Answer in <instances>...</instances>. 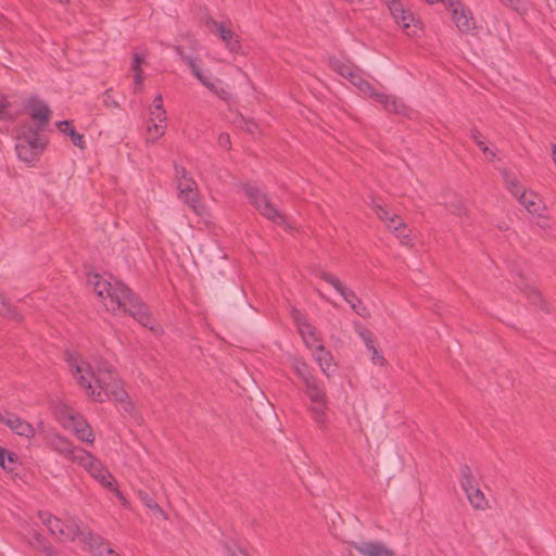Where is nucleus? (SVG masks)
<instances>
[{
    "label": "nucleus",
    "mask_w": 556,
    "mask_h": 556,
    "mask_svg": "<svg viewBox=\"0 0 556 556\" xmlns=\"http://www.w3.org/2000/svg\"><path fill=\"white\" fill-rule=\"evenodd\" d=\"M56 127L60 131L67 134L74 146L84 149L85 140L84 136L78 134L72 126L68 121H62L56 124Z\"/></svg>",
    "instance_id": "26"
},
{
    "label": "nucleus",
    "mask_w": 556,
    "mask_h": 556,
    "mask_svg": "<svg viewBox=\"0 0 556 556\" xmlns=\"http://www.w3.org/2000/svg\"><path fill=\"white\" fill-rule=\"evenodd\" d=\"M39 129L25 123L17 129L15 150L21 161L31 165L43 152L46 142L39 135Z\"/></svg>",
    "instance_id": "4"
},
{
    "label": "nucleus",
    "mask_w": 556,
    "mask_h": 556,
    "mask_svg": "<svg viewBox=\"0 0 556 556\" xmlns=\"http://www.w3.org/2000/svg\"><path fill=\"white\" fill-rule=\"evenodd\" d=\"M25 110L29 114L31 119L38 123L37 126L34 127L35 129H39V131H41L50 121L51 111L48 104L41 99L31 97L27 101Z\"/></svg>",
    "instance_id": "14"
},
{
    "label": "nucleus",
    "mask_w": 556,
    "mask_h": 556,
    "mask_svg": "<svg viewBox=\"0 0 556 556\" xmlns=\"http://www.w3.org/2000/svg\"><path fill=\"white\" fill-rule=\"evenodd\" d=\"M76 463L86 468V470L106 489H114L113 476L103 467L102 463L87 451H78Z\"/></svg>",
    "instance_id": "10"
},
{
    "label": "nucleus",
    "mask_w": 556,
    "mask_h": 556,
    "mask_svg": "<svg viewBox=\"0 0 556 556\" xmlns=\"http://www.w3.org/2000/svg\"><path fill=\"white\" fill-rule=\"evenodd\" d=\"M0 315L17 317V314L13 311L11 304L0 294Z\"/></svg>",
    "instance_id": "33"
},
{
    "label": "nucleus",
    "mask_w": 556,
    "mask_h": 556,
    "mask_svg": "<svg viewBox=\"0 0 556 556\" xmlns=\"http://www.w3.org/2000/svg\"><path fill=\"white\" fill-rule=\"evenodd\" d=\"M552 150H553V160L556 164V146H553Z\"/></svg>",
    "instance_id": "54"
},
{
    "label": "nucleus",
    "mask_w": 556,
    "mask_h": 556,
    "mask_svg": "<svg viewBox=\"0 0 556 556\" xmlns=\"http://www.w3.org/2000/svg\"><path fill=\"white\" fill-rule=\"evenodd\" d=\"M518 276L521 278V282H520V285H518V288L523 289L525 292H527V295L529 296V299L532 301L533 304L540 303L541 295H540L539 291L535 288L529 287L527 285H525V287H522V283H523L522 277L520 274H518Z\"/></svg>",
    "instance_id": "31"
},
{
    "label": "nucleus",
    "mask_w": 556,
    "mask_h": 556,
    "mask_svg": "<svg viewBox=\"0 0 556 556\" xmlns=\"http://www.w3.org/2000/svg\"><path fill=\"white\" fill-rule=\"evenodd\" d=\"M329 66L340 76L346 78L364 96L372 98L387 112L404 116L409 114V109L404 104L402 100L386 93L375 91L374 87L363 78L362 72L350 62L337 58H331L329 60Z\"/></svg>",
    "instance_id": "3"
},
{
    "label": "nucleus",
    "mask_w": 556,
    "mask_h": 556,
    "mask_svg": "<svg viewBox=\"0 0 556 556\" xmlns=\"http://www.w3.org/2000/svg\"><path fill=\"white\" fill-rule=\"evenodd\" d=\"M353 546L364 556H394V552L381 542L354 543Z\"/></svg>",
    "instance_id": "21"
},
{
    "label": "nucleus",
    "mask_w": 556,
    "mask_h": 556,
    "mask_svg": "<svg viewBox=\"0 0 556 556\" xmlns=\"http://www.w3.org/2000/svg\"><path fill=\"white\" fill-rule=\"evenodd\" d=\"M38 428L39 437L42 438L43 442L49 447L65 458L76 463L78 451H84L83 448L76 447L67 438L61 435L54 430H46L41 422L39 424Z\"/></svg>",
    "instance_id": "8"
},
{
    "label": "nucleus",
    "mask_w": 556,
    "mask_h": 556,
    "mask_svg": "<svg viewBox=\"0 0 556 556\" xmlns=\"http://www.w3.org/2000/svg\"><path fill=\"white\" fill-rule=\"evenodd\" d=\"M313 354L323 372L329 376V371L332 365L331 353L327 351L323 344H317V349L314 350Z\"/></svg>",
    "instance_id": "24"
},
{
    "label": "nucleus",
    "mask_w": 556,
    "mask_h": 556,
    "mask_svg": "<svg viewBox=\"0 0 556 556\" xmlns=\"http://www.w3.org/2000/svg\"><path fill=\"white\" fill-rule=\"evenodd\" d=\"M100 1H101L102 3H105V2H106V0H100Z\"/></svg>",
    "instance_id": "57"
},
{
    "label": "nucleus",
    "mask_w": 556,
    "mask_h": 556,
    "mask_svg": "<svg viewBox=\"0 0 556 556\" xmlns=\"http://www.w3.org/2000/svg\"><path fill=\"white\" fill-rule=\"evenodd\" d=\"M389 8V11L394 18L395 23L401 25L404 29H409L410 26L416 27L418 21L415 20L409 10H405L400 0H382Z\"/></svg>",
    "instance_id": "16"
},
{
    "label": "nucleus",
    "mask_w": 556,
    "mask_h": 556,
    "mask_svg": "<svg viewBox=\"0 0 556 556\" xmlns=\"http://www.w3.org/2000/svg\"><path fill=\"white\" fill-rule=\"evenodd\" d=\"M375 211H376V214L377 216L382 219L386 224L389 222L390 218H392L393 216H390L388 211L381 206L380 204H377L375 206Z\"/></svg>",
    "instance_id": "38"
},
{
    "label": "nucleus",
    "mask_w": 556,
    "mask_h": 556,
    "mask_svg": "<svg viewBox=\"0 0 556 556\" xmlns=\"http://www.w3.org/2000/svg\"><path fill=\"white\" fill-rule=\"evenodd\" d=\"M446 9L451 12L456 27L462 33H467L476 27L471 11L460 0H445Z\"/></svg>",
    "instance_id": "13"
},
{
    "label": "nucleus",
    "mask_w": 556,
    "mask_h": 556,
    "mask_svg": "<svg viewBox=\"0 0 556 556\" xmlns=\"http://www.w3.org/2000/svg\"><path fill=\"white\" fill-rule=\"evenodd\" d=\"M502 2L505 7L516 11V12H523L526 10V7L523 4V0H498Z\"/></svg>",
    "instance_id": "34"
},
{
    "label": "nucleus",
    "mask_w": 556,
    "mask_h": 556,
    "mask_svg": "<svg viewBox=\"0 0 556 556\" xmlns=\"http://www.w3.org/2000/svg\"><path fill=\"white\" fill-rule=\"evenodd\" d=\"M58 2H60L61 4H66L70 0H56Z\"/></svg>",
    "instance_id": "55"
},
{
    "label": "nucleus",
    "mask_w": 556,
    "mask_h": 556,
    "mask_svg": "<svg viewBox=\"0 0 556 556\" xmlns=\"http://www.w3.org/2000/svg\"><path fill=\"white\" fill-rule=\"evenodd\" d=\"M244 192L251 204L267 219L285 227H291L283 214L269 201L266 193L252 185L244 187Z\"/></svg>",
    "instance_id": "6"
},
{
    "label": "nucleus",
    "mask_w": 556,
    "mask_h": 556,
    "mask_svg": "<svg viewBox=\"0 0 556 556\" xmlns=\"http://www.w3.org/2000/svg\"><path fill=\"white\" fill-rule=\"evenodd\" d=\"M0 422L5 425L17 435L30 439L36 434V429L33 427V425L22 419L14 413L7 410L0 413Z\"/></svg>",
    "instance_id": "15"
},
{
    "label": "nucleus",
    "mask_w": 556,
    "mask_h": 556,
    "mask_svg": "<svg viewBox=\"0 0 556 556\" xmlns=\"http://www.w3.org/2000/svg\"><path fill=\"white\" fill-rule=\"evenodd\" d=\"M39 519L48 528L51 535L60 542H72L78 538L87 545L88 532L90 531L80 529L76 520L71 519L64 522L49 513H39Z\"/></svg>",
    "instance_id": "5"
},
{
    "label": "nucleus",
    "mask_w": 556,
    "mask_h": 556,
    "mask_svg": "<svg viewBox=\"0 0 556 556\" xmlns=\"http://www.w3.org/2000/svg\"><path fill=\"white\" fill-rule=\"evenodd\" d=\"M10 103L5 97H0V121H5L12 118L11 113L9 112Z\"/></svg>",
    "instance_id": "35"
},
{
    "label": "nucleus",
    "mask_w": 556,
    "mask_h": 556,
    "mask_svg": "<svg viewBox=\"0 0 556 556\" xmlns=\"http://www.w3.org/2000/svg\"><path fill=\"white\" fill-rule=\"evenodd\" d=\"M471 138L476 141L477 146L483 151L484 154L488 153L489 148L486 147L485 142L481 139V136L477 129L470 130Z\"/></svg>",
    "instance_id": "36"
},
{
    "label": "nucleus",
    "mask_w": 556,
    "mask_h": 556,
    "mask_svg": "<svg viewBox=\"0 0 556 556\" xmlns=\"http://www.w3.org/2000/svg\"><path fill=\"white\" fill-rule=\"evenodd\" d=\"M218 144L225 149L230 148V136L226 132H223L218 137Z\"/></svg>",
    "instance_id": "45"
},
{
    "label": "nucleus",
    "mask_w": 556,
    "mask_h": 556,
    "mask_svg": "<svg viewBox=\"0 0 556 556\" xmlns=\"http://www.w3.org/2000/svg\"><path fill=\"white\" fill-rule=\"evenodd\" d=\"M220 84H222L220 79L213 77L210 81H207L205 87L210 91H212L215 94H217L219 98L226 99L228 93H227V91L223 87H220Z\"/></svg>",
    "instance_id": "29"
},
{
    "label": "nucleus",
    "mask_w": 556,
    "mask_h": 556,
    "mask_svg": "<svg viewBox=\"0 0 556 556\" xmlns=\"http://www.w3.org/2000/svg\"><path fill=\"white\" fill-rule=\"evenodd\" d=\"M47 553H48V556H52L53 555V552L51 549H49Z\"/></svg>",
    "instance_id": "56"
},
{
    "label": "nucleus",
    "mask_w": 556,
    "mask_h": 556,
    "mask_svg": "<svg viewBox=\"0 0 556 556\" xmlns=\"http://www.w3.org/2000/svg\"><path fill=\"white\" fill-rule=\"evenodd\" d=\"M103 103L108 108H118L117 101H115L111 96V90H106L103 96Z\"/></svg>",
    "instance_id": "40"
},
{
    "label": "nucleus",
    "mask_w": 556,
    "mask_h": 556,
    "mask_svg": "<svg viewBox=\"0 0 556 556\" xmlns=\"http://www.w3.org/2000/svg\"><path fill=\"white\" fill-rule=\"evenodd\" d=\"M460 485L467 495V500L475 509L485 510L489 503L480 490L471 469L467 465L460 467Z\"/></svg>",
    "instance_id": "9"
},
{
    "label": "nucleus",
    "mask_w": 556,
    "mask_h": 556,
    "mask_svg": "<svg viewBox=\"0 0 556 556\" xmlns=\"http://www.w3.org/2000/svg\"><path fill=\"white\" fill-rule=\"evenodd\" d=\"M146 63V55L135 52L132 55L131 70H141V65Z\"/></svg>",
    "instance_id": "37"
},
{
    "label": "nucleus",
    "mask_w": 556,
    "mask_h": 556,
    "mask_svg": "<svg viewBox=\"0 0 556 556\" xmlns=\"http://www.w3.org/2000/svg\"><path fill=\"white\" fill-rule=\"evenodd\" d=\"M293 318L305 345L311 350L317 349L321 343L316 329L298 311L293 312Z\"/></svg>",
    "instance_id": "17"
},
{
    "label": "nucleus",
    "mask_w": 556,
    "mask_h": 556,
    "mask_svg": "<svg viewBox=\"0 0 556 556\" xmlns=\"http://www.w3.org/2000/svg\"><path fill=\"white\" fill-rule=\"evenodd\" d=\"M318 277L331 285L334 290L350 304L351 308L362 317L366 315V307L362 305L361 300L356 296L355 292L346 288L340 279L332 274L320 270Z\"/></svg>",
    "instance_id": "12"
},
{
    "label": "nucleus",
    "mask_w": 556,
    "mask_h": 556,
    "mask_svg": "<svg viewBox=\"0 0 556 556\" xmlns=\"http://www.w3.org/2000/svg\"><path fill=\"white\" fill-rule=\"evenodd\" d=\"M66 362L77 383L93 401L104 402L112 397L117 402H125L128 397L108 361L94 359L93 363H86L76 354L67 353Z\"/></svg>",
    "instance_id": "1"
},
{
    "label": "nucleus",
    "mask_w": 556,
    "mask_h": 556,
    "mask_svg": "<svg viewBox=\"0 0 556 556\" xmlns=\"http://www.w3.org/2000/svg\"><path fill=\"white\" fill-rule=\"evenodd\" d=\"M68 428L75 433V435L88 443H92L94 440L93 432L87 421L80 416L71 415L68 418Z\"/></svg>",
    "instance_id": "20"
},
{
    "label": "nucleus",
    "mask_w": 556,
    "mask_h": 556,
    "mask_svg": "<svg viewBox=\"0 0 556 556\" xmlns=\"http://www.w3.org/2000/svg\"><path fill=\"white\" fill-rule=\"evenodd\" d=\"M485 156L488 157V160H489V161H491V162H492V161H494V159H495V153L489 149V151H488V153L485 154Z\"/></svg>",
    "instance_id": "51"
},
{
    "label": "nucleus",
    "mask_w": 556,
    "mask_h": 556,
    "mask_svg": "<svg viewBox=\"0 0 556 556\" xmlns=\"http://www.w3.org/2000/svg\"><path fill=\"white\" fill-rule=\"evenodd\" d=\"M426 1L429 2V3L443 2L446 5V1L445 0H426Z\"/></svg>",
    "instance_id": "53"
},
{
    "label": "nucleus",
    "mask_w": 556,
    "mask_h": 556,
    "mask_svg": "<svg viewBox=\"0 0 556 556\" xmlns=\"http://www.w3.org/2000/svg\"><path fill=\"white\" fill-rule=\"evenodd\" d=\"M228 556H249L244 551L237 546H227Z\"/></svg>",
    "instance_id": "46"
},
{
    "label": "nucleus",
    "mask_w": 556,
    "mask_h": 556,
    "mask_svg": "<svg viewBox=\"0 0 556 556\" xmlns=\"http://www.w3.org/2000/svg\"><path fill=\"white\" fill-rule=\"evenodd\" d=\"M371 351V361L376 365L382 366L384 364V357L380 354V352L376 349L370 350Z\"/></svg>",
    "instance_id": "42"
},
{
    "label": "nucleus",
    "mask_w": 556,
    "mask_h": 556,
    "mask_svg": "<svg viewBox=\"0 0 556 556\" xmlns=\"http://www.w3.org/2000/svg\"><path fill=\"white\" fill-rule=\"evenodd\" d=\"M375 211H376V214L377 216L382 219L386 224L389 222L390 218H392L393 216H390L388 211L381 206L380 204H377L375 206Z\"/></svg>",
    "instance_id": "39"
},
{
    "label": "nucleus",
    "mask_w": 556,
    "mask_h": 556,
    "mask_svg": "<svg viewBox=\"0 0 556 556\" xmlns=\"http://www.w3.org/2000/svg\"><path fill=\"white\" fill-rule=\"evenodd\" d=\"M206 26L211 29L212 33L219 36V38L225 42L226 47L231 52H237L240 49V42L235 39L233 31L226 27L224 23H219L212 17H208L205 22Z\"/></svg>",
    "instance_id": "19"
},
{
    "label": "nucleus",
    "mask_w": 556,
    "mask_h": 556,
    "mask_svg": "<svg viewBox=\"0 0 556 556\" xmlns=\"http://www.w3.org/2000/svg\"><path fill=\"white\" fill-rule=\"evenodd\" d=\"M175 170H176V176H177L178 180H179V178L185 179V177H189L186 168H184V167L176 166Z\"/></svg>",
    "instance_id": "48"
},
{
    "label": "nucleus",
    "mask_w": 556,
    "mask_h": 556,
    "mask_svg": "<svg viewBox=\"0 0 556 556\" xmlns=\"http://www.w3.org/2000/svg\"><path fill=\"white\" fill-rule=\"evenodd\" d=\"M146 505L153 511L155 513H160L161 515H163V510L161 509V507L159 506V504L156 502H154L152 498H150L148 495H146V497L143 498Z\"/></svg>",
    "instance_id": "44"
},
{
    "label": "nucleus",
    "mask_w": 556,
    "mask_h": 556,
    "mask_svg": "<svg viewBox=\"0 0 556 556\" xmlns=\"http://www.w3.org/2000/svg\"><path fill=\"white\" fill-rule=\"evenodd\" d=\"M293 368L295 370V374L302 379L303 382L306 381V379L312 378L313 376L308 371V367L304 362L295 361L293 364Z\"/></svg>",
    "instance_id": "30"
},
{
    "label": "nucleus",
    "mask_w": 556,
    "mask_h": 556,
    "mask_svg": "<svg viewBox=\"0 0 556 556\" xmlns=\"http://www.w3.org/2000/svg\"><path fill=\"white\" fill-rule=\"evenodd\" d=\"M305 392L312 402L311 412L314 421L323 427L326 424L327 399L323 383L315 377L306 379Z\"/></svg>",
    "instance_id": "7"
},
{
    "label": "nucleus",
    "mask_w": 556,
    "mask_h": 556,
    "mask_svg": "<svg viewBox=\"0 0 556 556\" xmlns=\"http://www.w3.org/2000/svg\"><path fill=\"white\" fill-rule=\"evenodd\" d=\"M99 298L104 300V306L108 311L115 312L122 309L137 319L142 326H151V316L147 306L139 301L136 294L123 282H114L102 279L94 275L90 280Z\"/></svg>",
    "instance_id": "2"
},
{
    "label": "nucleus",
    "mask_w": 556,
    "mask_h": 556,
    "mask_svg": "<svg viewBox=\"0 0 556 556\" xmlns=\"http://www.w3.org/2000/svg\"><path fill=\"white\" fill-rule=\"evenodd\" d=\"M151 125H148V138L147 141L155 142L160 137L164 135L166 124V112L163 106L162 96L157 94L150 110Z\"/></svg>",
    "instance_id": "11"
},
{
    "label": "nucleus",
    "mask_w": 556,
    "mask_h": 556,
    "mask_svg": "<svg viewBox=\"0 0 556 556\" xmlns=\"http://www.w3.org/2000/svg\"><path fill=\"white\" fill-rule=\"evenodd\" d=\"M502 175H503V179H504V182H505L508 191L513 195L518 198L519 194L522 192V187L519 185V181L515 177L509 175L507 170H503Z\"/></svg>",
    "instance_id": "28"
},
{
    "label": "nucleus",
    "mask_w": 556,
    "mask_h": 556,
    "mask_svg": "<svg viewBox=\"0 0 556 556\" xmlns=\"http://www.w3.org/2000/svg\"><path fill=\"white\" fill-rule=\"evenodd\" d=\"M244 125L245 130L251 135H255L258 131V125L253 121H245Z\"/></svg>",
    "instance_id": "47"
},
{
    "label": "nucleus",
    "mask_w": 556,
    "mask_h": 556,
    "mask_svg": "<svg viewBox=\"0 0 556 556\" xmlns=\"http://www.w3.org/2000/svg\"><path fill=\"white\" fill-rule=\"evenodd\" d=\"M135 76V92L139 91L141 89V85L143 81V72L142 70L134 71Z\"/></svg>",
    "instance_id": "43"
},
{
    "label": "nucleus",
    "mask_w": 556,
    "mask_h": 556,
    "mask_svg": "<svg viewBox=\"0 0 556 556\" xmlns=\"http://www.w3.org/2000/svg\"><path fill=\"white\" fill-rule=\"evenodd\" d=\"M387 227L393 231V233L402 241V243L406 244L408 242L409 229L397 215H393V217L389 219Z\"/></svg>",
    "instance_id": "23"
},
{
    "label": "nucleus",
    "mask_w": 556,
    "mask_h": 556,
    "mask_svg": "<svg viewBox=\"0 0 556 556\" xmlns=\"http://www.w3.org/2000/svg\"><path fill=\"white\" fill-rule=\"evenodd\" d=\"M175 51L177 52V54L181 58V60H184L187 64H188V58H190L189 55H186L184 53V50L181 47L177 46L175 47Z\"/></svg>",
    "instance_id": "50"
},
{
    "label": "nucleus",
    "mask_w": 556,
    "mask_h": 556,
    "mask_svg": "<svg viewBox=\"0 0 556 556\" xmlns=\"http://www.w3.org/2000/svg\"><path fill=\"white\" fill-rule=\"evenodd\" d=\"M519 203L531 214H540L541 201L535 193L522 191L518 197Z\"/></svg>",
    "instance_id": "25"
},
{
    "label": "nucleus",
    "mask_w": 556,
    "mask_h": 556,
    "mask_svg": "<svg viewBox=\"0 0 556 556\" xmlns=\"http://www.w3.org/2000/svg\"><path fill=\"white\" fill-rule=\"evenodd\" d=\"M5 456L8 457L9 463H14L15 462L16 457H15V455L13 453H9L7 451V455Z\"/></svg>",
    "instance_id": "52"
},
{
    "label": "nucleus",
    "mask_w": 556,
    "mask_h": 556,
    "mask_svg": "<svg viewBox=\"0 0 556 556\" xmlns=\"http://www.w3.org/2000/svg\"><path fill=\"white\" fill-rule=\"evenodd\" d=\"M178 189L180 197L197 213L201 214L202 205L198 200L197 184L191 177L179 178Z\"/></svg>",
    "instance_id": "18"
},
{
    "label": "nucleus",
    "mask_w": 556,
    "mask_h": 556,
    "mask_svg": "<svg viewBox=\"0 0 556 556\" xmlns=\"http://www.w3.org/2000/svg\"><path fill=\"white\" fill-rule=\"evenodd\" d=\"M188 66L191 71V73L193 74V76L197 77V79L203 85L205 86L207 84V81H210L213 77L210 73V71H204L202 70L198 64H197V61L195 59L193 58H188Z\"/></svg>",
    "instance_id": "27"
},
{
    "label": "nucleus",
    "mask_w": 556,
    "mask_h": 556,
    "mask_svg": "<svg viewBox=\"0 0 556 556\" xmlns=\"http://www.w3.org/2000/svg\"><path fill=\"white\" fill-rule=\"evenodd\" d=\"M5 455H7V450L0 446V467H2L3 469L8 468L5 466Z\"/></svg>",
    "instance_id": "49"
},
{
    "label": "nucleus",
    "mask_w": 556,
    "mask_h": 556,
    "mask_svg": "<svg viewBox=\"0 0 556 556\" xmlns=\"http://www.w3.org/2000/svg\"><path fill=\"white\" fill-rule=\"evenodd\" d=\"M447 210L457 216H462L465 214L466 208L464 206V203L460 199H455L451 203L447 204Z\"/></svg>",
    "instance_id": "32"
},
{
    "label": "nucleus",
    "mask_w": 556,
    "mask_h": 556,
    "mask_svg": "<svg viewBox=\"0 0 556 556\" xmlns=\"http://www.w3.org/2000/svg\"><path fill=\"white\" fill-rule=\"evenodd\" d=\"M361 337H362V339H363V341H364V343H365V345H366V348L368 350H371V349L375 348L374 339H372V336H371V333L369 331H363L361 333Z\"/></svg>",
    "instance_id": "41"
},
{
    "label": "nucleus",
    "mask_w": 556,
    "mask_h": 556,
    "mask_svg": "<svg viewBox=\"0 0 556 556\" xmlns=\"http://www.w3.org/2000/svg\"><path fill=\"white\" fill-rule=\"evenodd\" d=\"M87 546L93 556H121L99 535L88 532Z\"/></svg>",
    "instance_id": "22"
}]
</instances>
